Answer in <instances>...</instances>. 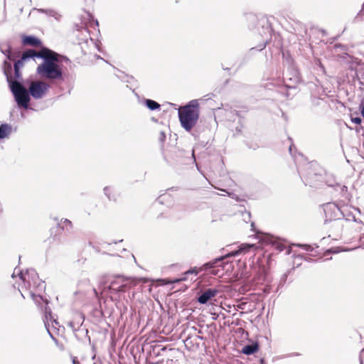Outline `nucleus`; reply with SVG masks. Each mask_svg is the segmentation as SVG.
<instances>
[{
  "label": "nucleus",
  "instance_id": "obj_1",
  "mask_svg": "<svg viewBox=\"0 0 364 364\" xmlns=\"http://www.w3.org/2000/svg\"><path fill=\"white\" fill-rule=\"evenodd\" d=\"M58 55L54 51L43 48L38 51L37 57L43 60L38 65L36 73L42 78L48 80H59L62 78L63 71L58 64Z\"/></svg>",
  "mask_w": 364,
  "mask_h": 364
},
{
  "label": "nucleus",
  "instance_id": "obj_2",
  "mask_svg": "<svg viewBox=\"0 0 364 364\" xmlns=\"http://www.w3.org/2000/svg\"><path fill=\"white\" fill-rule=\"evenodd\" d=\"M16 273L18 275V279L22 282V285H18V289L21 296L25 298L23 289L28 290V295L36 301L38 302V299H42L38 294L44 291L46 286L44 282L39 279L35 269H30L26 272L17 270L16 268L12 274V277H16Z\"/></svg>",
  "mask_w": 364,
  "mask_h": 364
},
{
  "label": "nucleus",
  "instance_id": "obj_3",
  "mask_svg": "<svg viewBox=\"0 0 364 364\" xmlns=\"http://www.w3.org/2000/svg\"><path fill=\"white\" fill-rule=\"evenodd\" d=\"M316 164H306L305 169L298 168L299 173L306 185L313 187H320L325 183L329 187L341 186L335 179V177L320 168L318 172Z\"/></svg>",
  "mask_w": 364,
  "mask_h": 364
},
{
  "label": "nucleus",
  "instance_id": "obj_4",
  "mask_svg": "<svg viewBox=\"0 0 364 364\" xmlns=\"http://www.w3.org/2000/svg\"><path fill=\"white\" fill-rule=\"evenodd\" d=\"M178 118L181 127L187 132H190L196 124L199 118V103L198 100H193L186 105L178 109Z\"/></svg>",
  "mask_w": 364,
  "mask_h": 364
},
{
  "label": "nucleus",
  "instance_id": "obj_5",
  "mask_svg": "<svg viewBox=\"0 0 364 364\" xmlns=\"http://www.w3.org/2000/svg\"><path fill=\"white\" fill-rule=\"evenodd\" d=\"M328 211L333 212L335 217H337V213H340L346 220L358 223H363L364 215L361 214L358 208L352 206L343 205L338 208L335 203H328L324 205V212L327 215Z\"/></svg>",
  "mask_w": 364,
  "mask_h": 364
},
{
  "label": "nucleus",
  "instance_id": "obj_6",
  "mask_svg": "<svg viewBox=\"0 0 364 364\" xmlns=\"http://www.w3.org/2000/svg\"><path fill=\"white\" fill-rule=\"evenodd\" d=\"M10 89L15 97L16 102L19 106L25 109L28 108L30 101V93L18 81L12 80L11 77L9 75L7 71H4Z\"/></svg>",
  "mask_w": 364,
  "mask_h": 364
},
{
  "label": "nucleus",
  "instance_id": "obj_7",
  "mask_svg": "<svg viewBox=\"0 0 364 364\" xmlns=\"http://www.w3.org/2000/svg\"><path fill=\"white\" fill-rule=\"evenodd\" d=\"M142 281L141 278L116 276L111 282L109 289L114 291H123L125 288H132Z\"/></svg>",
  "mask_w": 364,
  "mask_h": 364
},
{
  "label": "nucleus",
  "instance_id": "obj_8",
  "mask_svg": "<svg viewBox=\"0 0 364 364\" xmlns=\"http://www.w3.org/2000/svg\"><path fill=\"white\" fill-rule=\"evenodd\" d=\"M255 245H249V244H242L240 246V248L236 250V251H232L228 254H226L224 256H222V257H218L215 259H213V261H210L209 262H207L204 264L205 267L206 269H210V268H213L214 267L218 262L224 260L226 258H228V257H234V256H237L240 254H242V253H246L247 252H249L251 249H255Z\"/></svg>",
  "mask_w": 364,
  "mask_h": 364
},
{
  "label": "nucleus",
  "instance_id": "obj_9",
  "mask_svg": "<svg viewBox=\"0 0 364 364\" xmlns=\"http://www.w3.org/2000/svg\"><path fill=\"white\" fill-rule=\"evenodd\" d=\"M49 85L43 81H33L29 86L30 95L36 100L41 99L47 92Z\"/></svg>",
  "mask_w": 364,
  "mask_h": 364
},
{
  "label": "nucleus",
  "instance_id": "obj_10",
  "mask_svg": "<svg viewBox=\"0 0 364 364\" xmlns=\"http://www.w3.org/2000/svg\"><path fill=\"white\" fill-rule=\"evenodd\" d=\"M258 238L259 239V242L262 245H272L279 252H282L285 249V245L282 242V240L273 235L262 234L260 236H258Z\"/></svg>",
  "mask_w": 364,
  "mask_h": 364
},
{
  "label": "nucleus",
  "instance_id": "obj_11",
  "mask_svg": "<svg viewBox=\"0 0 364 364\" xmlns=\"http://www.w3.org/2000/svg\"><path fill=\"white\" fill-rule=\"evenodd\" d=\"M45 326L47 328L48 333H49L51 338L57 342L56 338L52 335L50 331V327L52 326L53 328H56V325H58V321L55 319L52 315L51 310L47 306L45 308V318H44Z\"/></svg>",
  "mask_w": 364,
  "mask_h": 364
},
{
  "label": "nucleus",
  "instance_id": "obj_12",
  "mask_svg": "<svg viewBox=\"0 0 364 364\" xmlns=\"http://www.w3.org/2000/svg\"><path fill=\"white\" fill-rule=\"evenodd\" d=\"M38 51H36L32 49L27 50L26 51L23 52L22 54V56L21 59L18 60L16 62H15L14 67L18 68L19 69L22 68L24 65V63L30 59V58H34L37 57Z\"/></svg>",
  "mask_w": 364,
  "mask_h": 364
},
{
  "label": "nucleus",
  "instance_id": "obj_13",
  "mask_svg": "<svg viewBox=\"0 0 364 364\" xmlns=\"http://www.w3.org/2000/svg\"><path fill=\"white\" fill-rule=\"evenodd\" d=\"M218 294V290L215 289H208L199 296L198 298V301L201 304H205L210 299L215 297Z\"/></svg>",
  "mask_w": 364,
  "mask_h": 364
},
{
  "label": "nucleus",
  "instance_id": "obj_14",
  "mask_svg": "<svg viewBox=\"0 0 364 364\" xmlns=\"http://www.w3.org/2000/svg\"><path fill=\"white\" fill-rule=\"evenodd\" d=\"M12 132V127L9 124H3L0 126V139L8 137Z\"/></svg>",
  "mask_w": 364,
  "mask_h": 364
},
{
  "label": "nucleus",
  "instance_id": "obj_15",
  "mask_svg": "<svg viewBox=\"0 0 364 364\" xmlns=\"http://www.w3.org/2000/svg\"><path fill=\"white\" fill-rule=\"evenodd\" d=\"M342 222L340 219L334 220L332 223H330V228L332 230L333 234H338L342 228Z\"/></svg>",
  "mask_w": 364,
  "mask_h": 364
},
{
  "label": "nucleus",
  "instance_id": "obj_16",
  "mask_svg": "<svg viewBox=\"0 0 364 364\" xmlns=\"http://www.w3.org/2000/svg\"><path fill=\"white\" fill-rule=\"evenodd\" d=\"M258 350V344L253 343L251 345L245 346L242 349V353L245 355H252L257 352Z\"/></svg>",
  "mask_w": 364,
  "mask_h": 364
},
{
  "label": "nucleus",
  "instance_id": "obj_17",
  "mask_svg": "<svg viewBox=\"0 0 364 364\" xmlns=\"http://www.w3.org/2000/svg\"><path fill=\"white\" fill-rule=\"evenodd\" d=\"M23 43L25 45L36 46L41 44V41L34 36H28L23 38Z\"/></svg>",
  "mask_w": 364,
  "mask_h": 364
},
{
  "label": "nucleus",
  "instance_id": "obj_18",
  "mask_svg": "<svg viewBox=\"0 0 364 364\" xmlns=\"http://www.w3.org/2000/svg\"><path fill=\"white\" fill-rule=\"evenodd\" d=\"M78 289L80 291H84L90 287V279L84 277L80 279L77 283Z\"/></svg>",
  "mask_w": 364,
  "mask_h": 364
},
{
  "label": "nucleus",
  "instance_id": "obj_19",
  "mask_svg": "<svg viewBox=\"0 0 364 364\" xmlns=\"http://www.w3.org/2000/svg\"><path fill=\"white\" fill-rule=\"evenodd\" d=\"M189 274H194L195 275H197L198 274V271L196 269H189V270L186 271L184 273V276L183 277H181L179 279H176L173 280V281L168 282V283L173 284V283H178V282H182V281H186L187 279L186 275H188Z\"/></svg>",
  "mask_w": 364,
  "mask_h": 364
},
{
  "label": "nucleus",
  "instance_id": "obj_20",
  "mask_svg": "<svg viewBox=\"0 0 364 364\" xmlns=\"http://www.w3.org/2000/svg\"><path fill=\"white\" fill-rule=\"evenodd\" d=\"M104 193L109 200H116V195L114 191L111 186H106L104 188Z\"/></svg>",
  "mask_w": 364,
  "mask_h": 364
},
{
  "label": "nucleus",
  "instance_id": "obj_21",
  "mask_svg": "<svg viewBox=\"0 0 364 364\" xmlns=\"http://www.w3.org/2000/svg\"><path fill=\"white\" fill-rule=\"evenodd\" d=\"M145 105L150 110H156L160 108V105L152 100H146Z\"/></svg>",
  "mask_w": 364,
  "mask_h": 364
},
{
  "label": "nucleus",
  "instance_id": "obj_22",
  "mask_svg": "<svg viewBox=\"0 0 364 364\" xmlns=\"http://www.w3.org/2000/svg\"><path fill=\"white\" fill-rule=\"evenodd\" d=\"M46 14L48 16L53 17L56 20H60L61 18V15L56 11L53 9H48V11H46Z\"/></svg>",
  "mask_w": 364,
  "mask_h": 364
},
{
  "label": "nucleus",
  "instance_id": "obj_23",
  "mask_svg": "<svg viewBox=\"0 0 364 364\" xmlns=\"http://www.w3.org/2000/svg\"><path fill=\"white\" fill-rule=\"evenodd\" d=\"M0 50L3 54H4L6 56L7 59L13 60V57L11 55V48L9 46H6V48H4L2 46H0Z\"/></svg>",
  "mask_w": 364,
  "mask_h": 364
},
{
  "label": "nucleus",
  "instance_id": "obj_24",
  "mask_svg": "<svg viewBox=\"0 0 364 364\" xmlns=\"http://www.w3.org/2000/svg\"><path fill=\"white\" fill-rule=\"evenodd\" d=\"M59 225L63 229L66 228L67 230H68V228H71L72 227V223H71V221H70L68 219H64V220L62 219L60 220V223H59Z\"/></svg>",
  "mask_w": 364,
  "mask_h": 364
},
{
  "label": "nucleus",
  "instance_id": "obj_25",
  "mask_svg": "<svg viewBox=\"0 0 364 364\" xmlns=\"http://www.w3.org/2000/svg\"><path fill=\"white\" fill-rule=\"evenodd\" d=\"M347 191H348L347 186H341V192L343 194V196L346 198L349 199L348 196L347 194Z\"/></svg>",
  "mask_w": 364,
  "mask_h": 364
},
{
  "label": "nucleus",
  "instance_id": "obj_26",
  "mask_svg": "<svg viewBox=\"0 0 364 364\" xmlns=\"http://www.w3.org/2000/svg\"><path fill=\"white\" fill-rule=\"evenodd\" d=\"M14 75L16 79L21 78V74L20 72V69L18 68L14 67Z\"/></svg>",
  "mask_w": 364,
  "mask_h": 364
},
{
  "label": "nucleus",
  "instance_id": "obj_27",
  "mask_svg": "<svg viewBox=\"0 0 364 364\" xmlns=\"http://www.w3.org/2000/svg\"><path fill=\"white\" fill-rule=\"evenodd\" d=\"M299 247H301L306 251H311L313 248L309 245H297Z\"/></svg>",
  "mask_w": 364,
  "mask_h": 364
},
{
  "label": "nucleus",
  "instance_id": "obj_28",
  "mask_svg": "<svg viewBox=\"0 0 364 364\" xmlns=\"http://www.w3.org/2000/svg\"><path fill=\"white\" fill-rule=\"evenodd\" d=\"M351 121L356 124H360L362 122L360 117H352Z\"/></svg>",
  "mask_w": 364,
  "mask_h": 364
},
{
  "label": "nucleus",
  "instance_id": "obj_29",
  "mask_svg": "<svg viewBox=\"0 0 364 364\" xmlns=\"http://www.w3.org/2000/svg\"><path fill=\"white\" fill-rule=\"evenodd\" d=\"M363 357H364V348L360 351V364H363Z\"/></svg>",
  "mask_w": 364,
  "mask_h": 364
},
{
  "label": "nucleus",
  "instance_id": "obj_30",
  "mask_svg": "<svg viewBox=\"0 0 364 364\" xmlns=\"http://www.w3.org/2000/svg\"><path fill=\"white\" fill-rule=\"evenodd\" d=\"M33 10H36V11H38V12L43 13V14H46V11H48V9H36V8L33 9Z\"/></svg>",
  "mask_w": 364,
  "mask_h": 364
},
{
  "label": "nucleus",
  "instance_id": "obj_31",
  "mask_svg": "<svg viewBox=\"0 0 364 364\" xmlns=\"http://www.w3.org/2000/svg\"><path fill=\"white\" fill-rule=\"evenodd\" d=\"M73 364H80L79 361L75 358L73 359Z\"/></svg>",
  "mask_w": 364,
  "mask_h": 364
},
{
  "label": "nucleus",
  "instance_id": "obj_32",
  "mask_svg": "<svg viewBox=\"0 0 364 364\" xmlns=\"http://www.w3.org/2000/svg\"><path fill=\"white\" fill-rule=\"evenodd\" d=\"M246 216H247V218H250V214L249 213H245V214L244 215V217H245V218H244V220H245V219H246Z\"/></svg>",
  "mask_w": 364,
  "mask_h": 364
},
{
  "label": "nucleus",
  "instance_id": "obj_33",
  "mask_svg": "<svg viewBox=\"0 0 364 364\" xmlns=\"http://www.w3.org/2000/svg\"><path fill=\"white\" fill-rule=\"evenodd\" d=\"M250 18L252 19V21H256V17L253 15L250 16Z\"/></svg>",
  "mask_w": 364,
  "mask_h": 364
},
{
  "label": "nucleus",
  "instance_id": "obj_34",
  "mask_svg": "<svg viewBox=\"0 0 364 364\" xmlns=\"http://www.w3.org/2000/svg\"><path fill=\"white\" fill-rule=\"evenodd\" d=\"M93 291H94L95 296L97 297L98 296V293H97V290L95 288H93Z\"/></svg>",
  "mask_w": 364,
  "mask_h": 364
},
{
  "label": "nucleus",
  "instance_id": "obj_35",
  "mask_svg": "<svg viewBox=\"0 0 364 364\" xmlns=\"http://www.w3.org/2000/svg\"><path fill=\"white\" fill-rule=\"evenodd\" d=\"M328 252H332V250H328ZM339 251L338 250H333V252L334 253H338Z\"/></svg>",
  "mask_w": 364,
  "mask_h": 364
},
{
  "label": "nucleus",
  "instance_id": "obj_36",
  "mask_svg": "<svg viewBox=\"0 0 364 364\" xmlns=\"http://www.w3.org/2000/svg\"><path fill=\"white\" fill-rule=\"evenodd\" d=\"M319 66H320V68H321L322 70H324V67L323 66V65H322L321 63H319Z\"/></svg>",
  "mask_w": 364,
  "mask_h": 364
},
{
  "label": "nucleus",
  "instance_id": "obj_37",
  "mask_svg": "<svg viewBox=\"0 0 364 364\" xmlns=\"http://www.w3.org/2000/svg\"><path fill=\"white\" fill-rule=\"evenodd\" d=\"M291 150H292V146H289V152L291 154Z\"/></svg>",
  "mask_w": 364,
  "mask_h": 364
},
{
  "label": "nucleus",
  "instance_id": "obj_38",
  "mask_svg": "<svg viewBox=\"0 0 364 364\" xmlns=\"http://www.w3.org/2000/svg\"><path fill=\"white\" fill-rule=\"evenodd\" d=\"M362 11H364V4H363V6H362V9H361Z\"/></svg>",
  "mask_w": 364,
  "mask_h": 364
},
{
  "label": "nucleus",
  "instance_id": "obj_39",
  "mask_svg": "<svg viewBox=\"0 0 364 364\" xmlns=\"http://www.w3.org/2000/svg\"><path fill=\"white\" fill-rule=\"evenodd\" d=\"M132 257L134 259V262H136V259L133 255H132Z\"/></svg>",
  "mask_w": 364,
  "mask_h": 364
},
{
  "label": "nucleus",
  "instance_id": "obj_40",
  "mask_svg": "<svg viewBox=\"0 0 364 364\" xmlns=\"http://www.w3.org/2000/svg\"><path fill=\"white\" fill-rule=\"evenodd\" d=\"M287 255L290 254V250H289L287 252Z\"/></svg>",
  "mask_w": 364,
  "mask_h": 364
},
{
  "label": "nucleus",
  "instance_id": "obj_41",
  "mask_svg": "<svg viewBox=\"0 0 364 364\" xmlns=\"http://www.w3.org/2000/svg\"><path fill=\"white\" fill-rule=\"evenodd\" d=\"M9 70H11V66L10 64H9Z\"/></svg>",
  "mask_w": 364,
  "mask_h": 364
},
{
  "label": "nucleus",
  "instance_id": "obj_42",
  "mask_svg": "<svg viewBox=\"0 0 364 364\" xmlns=\"http://www.w3.org/2000/svg\"><path fill=\"white\" fill-rule=\"evenodd\" d=\"M152 364H157V363H152Z\"/></svg>",
  "mask_w": 364,
  "mask_h": 364
}]
</instances>
